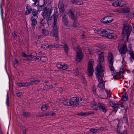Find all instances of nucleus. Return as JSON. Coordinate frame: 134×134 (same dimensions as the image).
Returning a JSON list of instances; mask_svg holds the SVG:
<instances>
[{"instance_id":"09e8293b","label":"nucleus","mask_w":134,"mask_h":134,"mask_svg":"<svg viewBox=\"0 0 134 134\" xmlns=\"http://www.w3.org/2000/svg\"><path fill=\"white\" fill-rule=\"evenodd\" d=\"M34 2V3L32 4V6H33L34 5H35L36 4H37V5H38L37 3L38 2H40L39 0H32Z\"/></svg>"},{"instance_id":"0e129e2a","label":"nucleus","mask_w":134,"mask_h":134,"mask_svg":"<svg viewBox=\"0 0 134 134\" xmlns=\"http://www.w3.org/2000/svg\"><path fill=\"white\" fill-rule=\"evenodd\" d=\"M121 48H123L124 49H127L126 44L125 43H124L122 47Z\"/></svg>"},{"instance_id":"20e7f679","label":"nucleus","mask_w":134,"mask_h":134,"mask_svg":"<svg viewBox=\"0 0 134 134\" xmlns=\"http://www.w3.org/2000/svg\"><path fill=\"white\" fill-rule=\"evenodd\" d=\"M96 71V72L95 73V74L98 79L99 83H101L102 84H103L104 81L102 78L104 76V70H99L97 69V70Z\"/></svg>"},{"instance_id":"f704fd0d","label":"nucleus","mask_w":134,"mask_h":134,"mask_svg":"<svg viewBox=\"0 0 134 134\" xmlns=\"http://www.w3.org/2000/svg\"><path fill=\"white\" fill-rule=\"evenodd\" d=\"M21 129L22 130V131H23V134H26V133L28 131V129L24 127L23 126H22L21 127Z\"/></svg>"},{"instance_id":"f257e3e1","label":"nucleus","mask_w":134,"mask_h":134,"mask_svg":"<svg viewBox=\"0 0 134 134\" xmlns=\"http://www.w3.org/2000/svg\"><path fill=\"white\" fill-rule=\"evenodd\" d=\"M37 4L34 5V6H37L38 10V11H41L43 10V12L42 13V15L44 19L46 18L48 15H49L51 14V8H47V7H46L45 4H43L42 5H39V2H38Z\"/></svg>"},{"instance_id":"603ef678","label":"nucleus","mask_w":134,"mask_h":134,"mask_svg":"<svg viewBox=\"0 0 134 134\" xmlns=\"http://www.w3.org/2000/svg\"><path fill=\"white\" fill-rule=\"evenodd\" d=\"M50 85H46L44 86V88H45L46 90H50Z\"/></svg>"},{"instance_id":"b1692460","label":"nucleus","mask_w":134,"mask_h":134,"mask_svg":"<svg viewBox=\"0 0 134 134\" xmlns=\"http://www.w3.org/2000/svg\"><path fill=\"white\" fill-rule=\"evenodd\" d=\"M125 95H123L121 98V99L123 101H126L128 100L129 98H128V96L127 95V93L126 92L125 93Z\"/></svg>"},{"instance_id":"7c9ffc66","label":"nucleus","mask_w":134,"mask_h":134,"mask_svg":"<svg viewBox=\"0 0 134 134\" xmlns=\"http://www.w3.org/2000/svg\"><path fill=\"white\" fill-rule=\"evenodd\" d=\"M68 21L66 15L64 13L62 18V22L64 23Z\"/></svg>"},{"instance_id":"c756f323","label":"nucleus","mask_w":134,"mask_h":134,"mask_svg":"<svg viewBox=\"0 0 134 134\" xmlns=\"http://www.w3.org/2000/svg\"><path fill=\"white\" fill-rule=\"evenodd\" d=\"M130 62L132 63L133 62V60H132V58H134V53L133 51L130 52Z\"/></svg>"},{"instance_id":"69168bd1","label":"nucleus","mask_w":134,"mask_h":134,"mask_svg":"<svg viewBox=\"0 0 134 134\" xmlns=\"http://www.w3.org/2000/svg\"><path fill=\"white\" fill-rule=\"evenodd\" d=\"M47 31V30L45 29H42V33L43 34H45L46 33V31Z\"/></svg>"},{"instance_id":"9d476101","label":"nucleus","mask_w":134,"mask_h":134,"mask_svg":"<svg viewBox=\"0 0 134 134\" xmlns=\"http://www.w3.org/2000/svg\"><path fill=\"white\" fill-rule=\"evenodd\" d=\"M76 60L80 62L83 57V53L81 50L79 51L76 53Z\"/></svg>"},{"instance_id":"c9c22d12","label":"nucleus","mask_w":134,"mask_h":134,"mask_svg":"<svg viewBox=\"0 0 134 134\" xmlns=\"http://www.w3.org/2000/svg\"><path fill=\"white\" fill-rule=\"evenodd\" d=\"M43 19L41 18L40 19V23L43 26H44V25L46 23V21H45L44 19L43 18Z\"/></svg>"},{"instance_id":"4d7b16f0","label":"nucleus","mask_w":134,"mask_h":134,"mask_svg":"<svg viewBox=\"0 0 134 134\" xmlns=\"http://www.w3.org/2000/svg\"><path fill=\"white\" fill-rule=\"evenodd\" d=\"M16 95L18 97L20 98L23 96V94L21 92H18L16 93Z\"/></svg>"},{"instance_id":"0eeeda50","label":"nucleus","mask_w":134,"mask_h":134,"mask_svg":"<svg viewBox=\"0 0 134 134\" xmlns=\"http://www.w3.org/2000/svg\"><path fill=\"white\" fill-rule=\"evenodd\" d=\"M104 55L102 56H99L98 60V62L99 63L97 66L96 67V70H97V69L99 70H103L102 66V63L104 61Z\"/></svg>"},{"instance_id":"4be33fe9","label":"nucleus","mask_w":134,"mask_h":134,"mask_svg":"<svg viewBox=\"0 0 134 134\" xmlns=\"http://www.w3.org/2000/svg\"><path fill=\"white\" fill-rule=\"evenodd\" d=\"M107 18V16H105L101 20V22L104 23V24H107L111 22V20H112V19L110 20H109L107 19H106ZM112 19V18L111 19Z\"/></svg>"},{"instance_id":"5fc2aeb1","label":"nucleus","mask_w":134,"mask_h":134,"mask_svg":"<svg viewBox=\"0 0 134 134\" xmlns=\"http://www.w3.org/2000/svg\"><path fill=\"white\" fill-rule=\"evenodd\" d=\"M78 115H79L80 116H87V114L86 113V112L79 113L78 114Z\"/></svg>"},{"instance_id":"e433bc0d","label":"nucleus","mask_w":134,"mask_h":134,"mask_svg":"<svg viewBox=\"0 0 134 134\" xmlns=\"http://www.w3.org/2000/svg\"><path fill=\"white\" fill-rule=\"evenodd\" d=\"M79 25V24L76 21H74L73 23V26L74 28L77 27Z\"/></svg>"},{"instance_id":"58836bf2","label":"nucleus","mask_w":134,"mask_h":134,"mask_svg":"<svg viewBox=\"0 0 134 134\" xmlns=\"http://www.w3.org/2000/svg\"><path fill=\"white\" fill-rule=\"evenodd\" d=\"M96 53H97L98 55H99V56H100L103 55V53H104L102 52H101L98 49H97L96 51Z\"/></svg>"},{"instance_id":"1a4fd4ad","label":"nucleus","mask_w":134,"mask_h":134,"mask_svg":"<svg viewBox=\"0 0 134 134\" xmlns=\"http://www.w3.org/2000/svg\"><path fill=\"white\" fill-rule=\"evenodd\" d=\"M108 60H109V61L110 64V65L109 66L110 70H112V67L114 69V67L113 66V55L111 53L109 54L108 57Z\"/></svg>"},{"instance_id":"2f4dec72","label":"nucleus","mask_w":134,"mask_h":134,"mask_svg":"<svg viewBox=\"0 0 134 134\" xmlns=\"http://www.w3.org/2000/svg\"><path fill=\"white\" fill-rule=\"evenodd\" d=\"M6 104L8 107L9 106V97L8 92L7 95Z\"/></svg>"},{"instance_id":"bf43d9fd","label":"nucleus","mask_w":134,"mask_h":134,"mask_svg":"<svg viewBox=\"0 0 134 134\" xmlns=\"http://www.w3.org/2000/svg\"><path fill=\"white\" fill-rule=\"evenodd\" d=\"M86 113L87 114V116L91 115V114H94V113L92 111H90L87 112H86Z\"/></svg>"},{"instance_id":"864d4df0","label":"nucleus","mask_w":134,"mask_h":134,"mask_svg":"<svg viewBox=\"0 0 134 134\" xmlns=\"http://www.w3.org/2000/svg\"><path fill=\"white\" fill-rule=\"evenodd\" d=\"M93 109H94L96 110H98V104L97 105L96 104H94L93 105Z\"/></svg>"},{"instance_id":"4468645a","label":"nucleus","mask_w":134,"mask_h":134,"mask_svg":"<svg viewBox=\"0 0 134 134\" xmlns=\"http://www.w3.org/2000/svg\"><path fill=\"white\" fill-rule=\"evenodd\" d=\"M109 104L111 106L113 109V111L115 112H117L118 109V104H116L114 102L112 101H109Z\"/></svg>"},{"instance_id":"8fccbe9b","label":"nucleus","mask_w":134,"mask_h":134,"mask_svg":"<svg viewBox=\"0 0 134 134\" xmlns=\"http://www.w3.org/2000/svg\"><path fill=\"white\" fill-rule=\"evenodd\" d=\"M83 2L81 0H77V2H76V4H78L79 5H81L83 4Z\"/></svg>"},{"instance_id":"dca6fc26","label":"nucleus","mask_w":134,"mask_h":134,"mask_svg":"<svg viewBox=\"0 0 134 134\" xmlns=\"http://www.w3.org/2000/svg\"><path fill=\"white\" fill-rule=\"evenodd\" d=\"M115 2L112 4V5L115 7H123L124 5H121L122 0H115Z\"/></svg>"},{"instance_id":"a211bd4d","label":"nucleus","mask_w":134,"mask_h":134,"mask_svg":"<svg viewBox=\"0 0 134 134\" xmlns=\"http://www.w3.org/2000/svg\"><path fill=\"white\" fill-rule=\"evenodd\" d=\"M38 11L37 10H36L35 9H33V10L31 12V14L32 15V16L31 18H37L38 16Z\"/></svg>"},{"instance_id":"a878e982","label":"nucleus","mask_w":134,"mask_h":134,"mask_svg":"<svg viewBox=\"0 0 134 134\" xmlns=\"http://www.w3.org/2000/svg\"><path fill=\"white\" fill-rule=\"evenodd\" d=\"M95 31L96 33L99 34H104V31H105L104 29H96Z\"/></svg>"},{"instance_id":"39448f33","label":"nucleus","mask_w":134,"mask_h":134,"mask_svg":"<svg viewBox=\"0 0 134 134\" xmlns=\"http://www.w3.org/2000/svg\"><path fill=\"white\" fill-rule=\"evenodd\" d=\"M77 13L75 11V9L73 8H71L69 11L68 15L71 19L74 20L77 19Z\"/></svg>"},{"instance_id":"9b49d317","label":"nucleus","mask_w":134,"mask_h":134,"mask_svg":"<svg viewBox=\"0 0 134 134\" xmlns=\"http://www.w3.org/2000/svg\"><path fill=\"white\" fill-rule=\"evenodd\" d=\"M98 106L99 109L101 111L104 113L106 112L107 110L106 109L105 106L104 104L101 103L99 102H98Z\"/></svg>"},{"instance_id":"79ce46f5","label":"nucleus","mask_w":134,"mask_h":134,"mask_svg":"<svg viewBox=\"0 0 134 134\" xmlns=\"http://www.w3.org/2000/svg\"><path fill=\"white\" fill-rule=\"evenodd\" d=\"M90 134H96L94 129L91 128L90 130Z\"/></svg>"},{"instance_id":"a18cd8bd","label":"nucleus","mask_w":134,"mask_h":134,"mask_svg":"<svg viewBox=\"0 0 134 134\" xmlns=\"http://www.w3.org/2000/svg\"><path fill=\"white\" fill-rule=\"evenodd\" d=\"M18 85L20 87H25V83L20 82L18 83Z\"/></svg>"},{"instance_id":"f03ea898","label":"nucleus","mask_w":134,"mask_h":134,"mask_svg":"<svg viewBox=\"0 0 134 134\" xmlns=\"http://www.w3.org/2000/svg\"><path fill=\"white\" fill-rule=\"evenodd\" d=\"M52 8H51V14L49 15H48L47 17L45 18L47 19L48 24H51L53 22V19L54 21L53 25H56L57 20V18L58 16V12L55 11L54 12L53 15L51 16H50L51 14L52 11Z\"/></svg>"},{"instance_id":"680f3d73","label":"nucleus","mask_w":134,"mask_h":134,"mask_svg":"<svg viewBox=\"0 0 134 134\" xmlns=\"http://www.w3.org/2000/svg\"><path fill=\"white\" fill-rule=\"evenodd\" d=\"M74 72L76 73V74L78 75L79 74V70L78 68H77L75 70Z\"/></svg>"},{"instance_id":"bb28decb","label":"nucleus","mask_w":134,"mask_h":134,"mask_svg":"<svg viewBox=\"0 0 134 134\" xmlns=\"http://www.w3.org/2000/svg\"><path fill=\"white\" fill-rule=\"evenodd\" d=\"M62 48L64 49L65 53L66 54H68V51L69 50V48L68 47V45L66 44H65L63 45V47H62Z\"/></svg>"},{"instance_id":"2eb2a0df","label":"nucleus","mask_w":134,"mask_h":134,"mask_svg":"<svg viewBox=\"0 0 134 134\" xmlns=\"http://www.w3.org/2000/svg\"><path fill=\"white\" fill-rule=\"evenodd\" d=\"M26 11L25 12V14L27 15L30 14L33 10V9L29 4H25Z\"/></svg>"},{"instance_id":"37998d69","label":"nucleus","mask_w":134,"mask_h":134,"mask_svg":"<svg viewBox=\"0 0 134 134\" xmlns=\"http://www.w3.org/2000/svg\"><path fill=\"white\" fill-rule=\"evenodd\" d=\"M63 65H62L61 63H58L56 65L57 67L59 69H61Z\"/></svg>"},{"instance_id":"c03bdc74","label":"nucleus","mask_w":134,"mask_h":134,"mask_svg":"<svg viewBox=\"0 0 134 134\" xmlns=\"http://www.w3.org/2000/svg\"><path fill=\"white\" fill-rule=\"evenodd\" d=\"M64 25L68 27H69L70 25V23L68 21L63 23Z\"/></svg>"},{"instance_id":"5701e85b","label":"nucleus","mask_w":134,"mask_h":134,"mask_svg":"<svg viewBox=\"0 0 134 134\" xmlns=\"http://www.w3.org/2000/svg\"><path fill=\"white\" fill-rule=\"evenodd\" d=\"M127 51V49L124 48H120L119 50V52L121 53V54L123 58V60H124V57L123 56V54H125Z\"/></svg>"},{"instance_id":"de8ad7c7","label":"nucleus","mask_w":134,"mask_h":134,"mask_svg":"<svg viewBox=\"0 0 134 134\" xmlns=\"http://www.w3.org/2000/svg\"><path fill=\"white\" fill-rule=\"evenodd\" d=\"M1 8V17L2 19H3V9L2 8V5L0 6Z\"/></svg>"},{"instance_id":"49530a36","label":"nucleus","mask_w":134,"mask_h":134,"mask_svg":"<svg viewBox=\"0 0 134 134\" xmlns=\"http://www.w3.org/2000/svg\"><path fill=\"white\" fill-rule=\"evenodd\" d=\"M104 82L103 85L101 83H99L98 87L101 90H102L103 89V88L104 87Z\"/></svg>"},{"instance_id":"a19ab883","label":"nucleus","mask_w":134,"mask_h":134,"mask_svg":"<svg viewBox=\"0 0 134 134\" xmlns=\"http://www.w3.org/2000/svg\"><path fill=\"white\" fill-rule=\"evenodd\" d=\"M47 59V58L45 56H42L41 57L39 60L42 62H43L44 61L46 60Z\"/></svg>"},{"instance_id":"ea45409f","label":"nucleus","mask_w":134,"mask_h":134,"mask_svg":"<svg viewBox=\"0 0 134 134\" xmlns=\"http://www.w3.org/2000/svg\"><path fill=\"white\" fill-rule=\"evenodd\" d=\"M37 53L36 52H31L30 54V56L31 58L35 57L37 55Z\"/></svg>"},{"instance_id":"052dcab7","label":"nucleus","mask_w":134,"mask_h":134,"mask_svg":"<svg viewBox=\"0 0 134 134\" xmlns=\"http://www.w3.org/2000/svg\"><path fill=\"white\" fill-rule=\"evenodd\" d=\"M46 46H47L46 47V48L47 49L48 48H53V45L52 44H49L47 45Z\"/></svg>"},{"instance_id":"f3484780","label":"nucleus","mask_w":134,"mask_h":134,"mask_svg":"<svg viewBox=\"0 0 134 134\" xmlns=\"http://www.w3.org/2000/svg\"><path fill=\"white\" fill-rule=\"evenodd\" d=\"M75 97L72 98L71 99V106L73 107L77 106L79 105V103L76 100Z\"/></svg>"},{"instance_id":"13d9d810","label":"nucleus","mask_w":134,"mask_h":134,"mask_svg":"<svg viewBox=\"0 0 134 134\" xmlns=\"http://www.w3.org/2000/svg\"><path fill=\"white\" fill-rule=\"evenodd\" d=\"M53 48H60V47H59L60 46H59L58 44H53Z\"/></svg>"},{"instance_id":"338daca9","label":"nucleus","mask_w":134,"mask_h":134,"mask_svg":"<svg viewBox=\"0 0 134 134\" xmlns=\"http://www.w3.org/2000/svg\"><path fill=\"white\" fill-rule=\"evenodd\" d=\"M77 1V0H71V1L72 3L76 4Z\"/></svg>"},{"instance_id":"aec40b11","label":"nucleus","mask_w":134,"mask_h":134,"mask_svg":"<svg viewBox=\"0 0 134 134\" xmlns=\"http://www.w3.org/2000/svg\"><path fill=\"white\" fill-rule=\"evenodd\" d=\"M30 80L32 85L35 84L37 85L41 82L40 80L38 79H37L31 78Z\"/></svg>"},{"instance_id":"ddd939ff","label":"nucleus","mask_w":134,"mask_h":134,"mask_svg":"<svg viewBox=\"0 0 134 134\" xmlns=\"http://www.w3.org/2000/svg\"><path fill=\"white\" fill-rule=\"evenodd\" d=\"M53 30V36L58 39V29L56 25H54Z\"/></svg>"},{"instance_id":"72a5a7b5","label":"nucleus","mask_w":134,"mask_h":134,"mask_svg":"<svg viewBox=\"0 0 134 134\" xmlns=\"http://www.w3.org/2000/svg\"><path fill=\"white\" fill-rule=\"evenodd\" d=\"M30 114L29 113L27 112H24L23 113V115L26 118H28L30 117Z\"/></svg>"},{"instance_id":"423d86ee","label":"nucleus","mask_w":134,"mask_h":134,"mask_svg":"<svg viewBox=\"0 0 134 134\" xmlns=\"http://www.w3.org/2000/svg\"><path fill=\"white\" fill-rule=\"evenodd\" d=\"M94 64V63L93 62L91 61H89L88 64L87 71L88 75L90 76H92L93 75L94 69L93 65Z\"/></svg>"},{"instance_id":"4c0bfd02","label":"nucleus","mask_w":134,"mask_h":134,"mask_svg":"<svg viewBox=\"0 0 134 134\" xmlns=\"http://www.w3.org/2000/svg\"><path fill=\"white\" fill-rule=\"evenodd\" d=\"M130 11V9L127 8H125L123 10V13H128Z\"/></svg>"},{"instance_id":"7ed1b4c3","label":"nucleus","mask_w":134,"mask_h":134,"mask_svg":"<svg viewBox=\"0 0 134 134\" xmlns=\"http://www.w3.org/2000/svg\"><path fill=\"white\" fill-rule=\"evenodd\" d=\"M130 26H129L127 22H125L124 24V27L122 30V35L126 34L127 38V39L129 38V36L131 32V30H130Z\"/></svg>"},{"instance_id":"412c9836","label":"nucleus","mask_w":134,"mask_h":134,"mask_svg":"<svg viewBox=\"0 0 134 134\" xmlns=\"http://www.w3.org/2000/svg\"><path fill=\"white\" fill-rule=\"evenodd\" d=\"M105 31H104V34H105L103 35V37H105L107 36V35H110L111 34H113V31L112 30H110L108 29L105 30Z\"/></svg>"},{"instance_id":"3c124183","label":"nucleus","mask_w":134,"mask_h":134,"mask_svg":"<svg viewBox=\"0 0 134 134\" xmlns=\"http://www.w3.org/2000/svg\"><path fill=\"white\" fill-rule=\"evenodd\" d=\"M62 68L61 69L63 70H65L68 68V66L67 65L64 64L63 65Z\"/></svg>"},{"instance_id":"393cba45","label":"nucleus","mask_w":134,"mask_h":134,"mask_svg":"<svg viewBox=\"0 0 134 134\" xmlns=\"http://www.w3.org/2000/svg\"><path fill=\"white\" fill-rule=\"evenodd\" d=\"M71 101L68 99H64L63 100V103L64 104L68 106H71Z\"/></svg>"},{"instance_id":"e2e57ef3","label":"nucleus","mask_w":134,"mask_h":134,"mask_svg":"<svg viewBox=\"0 0 134 134\" xmlns=\"http://www.w3.org/2000/svg\"><path fill=\"white\" fill-rule=\"evenodd\" d=\"M13 35L14 38H16L17 37V35L15 32H13L12 33Z\"/></svg>"},{"instance_id":"473e14b6","label":"nucleus","mask_w":134,"mask_h":134,"mask_svg":"<svg viewBox=\"0 0 134 134\" xmlns=\"http://www.w3.org/2000/svg\"><path fill=\"white\" fill-rule=\"evenodd\" d=\"M121 68H122L120 69L121 70V71H119L118 72V74L119 76H120L122 75V76L124 77V76H123L122 75L123 74V73L125 72V70L123 68V66H122Z\"/></svg>"},{"instance_id":"774afa93","label":"nucleus","mask_w":134,"mask_h":134,"mask_svg":"<svg viewBox=\"0 0 134 134\" xmlns=\"http://www.w3.org/2000/svg\"><path fill=\"white\" fill-rule=\"evenodd\" d=\"M46 45L45 44H42L41 47V48H42L43 49H46L47 48H46Z\"/></svg>"},{"instance_id":"6ab92c4d","label":"nucleus","mask_w":134,"mask_h":134,"mask_svg":"<svg viewBox=\"0 0 134 134\" xmlns=\"http://www.w3.org/2000/svg\"><path fill=\"white\" fill-rule=\"evenodd\" d=\"M37 18H31V20L32 22L31 25L32 27V29H35V26L37 24V21L36 20Z\"/></svg>"},{"instance_id":"f8f14e48","label":"nucleus","mask_w":134,"mask_h":134,"mask_svg":"<svg viewBox=\"0 0 134 134\" xmlns=\"http://www.w3.org/2000/svg\"><path fill=\"white\" fill-rule=\"evenodd\" d=\"M112 70H110V71H113V72H112V75L114 76V79H115L116 80L120 79L121 78V77L119 76L118 72L117 73L116 72L114 68L113 69V67H112Z\"/></svg>"},{"instance_id":"6e6552de","label":"nucleus","mask_w":134,"mask_h":134,"mask_svg":"<svg viewBox=\"0 0 134 134\" xmlns=\"http://www.w3.org/2000/svg\"><path fill=\"white\" fill-rule=\"evenodd\" d=\"M58 7L60 11V16H62L65 12V9L64 7V5L63 2L61 1L60 0L58 4Z\"/></svg>"},{"instance_id":"c85d7f7f","label":"nucleus","mask_w":134,"mask_h":134,"mask_svg":"<svg viewBox=\"0 0 134 134\" xmlns=\"http://www.w3.org/2000/svg\"><path fill=\"white\" fill-rule=\"evenodd\" d=\"M48 106V104H43L41 108V109L43 111H45L47 109Z\"/></svg>"},{"instance_id":"cd10ccee","label":"nucleus","mask_w":134,"mask_h":134,"mask_svg":"<svg viewBox=\"0 0 134 134\" xmlns=\"http://www.w3.org/2000/svg\"><path fill=\"white\" fill-rule=\"evenodd\" d=\"M105 37H107V38L111 39L112 38H116V35H115V34L114 33L113 34H111L110 35H107V36H106Z\"/></svg>"},{"instance_id":"6e6d98bb","label":"nucleus","mask_w":134,"mask_h":134,"mask_svg":"<svg viewBox=\"0 0 134 134\" xmlns=\"http://www.w3.org/2000/svg\"><path fill=\"white\" fill-rule=\"evenodd\" d=\"M107 18L106 19H107L109 20H111V19L112 18V20H111V22L113 20V18L111 16H107Z\"/></svg>"}]
</instances>
